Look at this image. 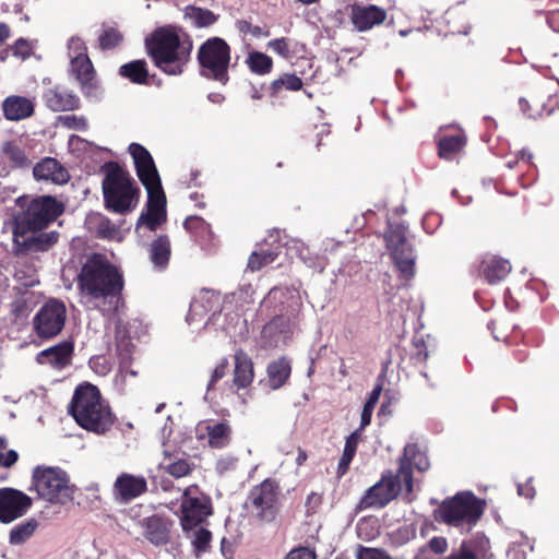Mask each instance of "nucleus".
Wrapping results in <instances>:
<instances>
[{"mask_svg":"<svg viewBox=\"0 0 559 559\" xmlns=\"http://www.w3.org/2000/svg\"><path fill=\"white\" fill-rule=\"evenodd\" d=\"M144 535L154 545H164L170 538L171 522L158 515L143 521Z\"/></svg>","mask_w":559,"mask_h":559,"instance_id":"nucleus-30","label":"nucleus"},{"mask_svg":"<svg viewBox=\"0 0 559 559\" xmlns=\"http://www.w3.org/2000/svg\"><path fill=\"white\" fill-rule=\"evenodd\" d=\"M393 264L402 280L409 281L415 275V257L413 247L395 249L390 252Z\"/></svg>","mask_w":559,"mask_h":559,"instance_id":"nucleus-33","label":"nucleus"},{"mask_svg":"<svg viewBox=\"0 0 559 559\" xmlns=\"http://www.w3.org/2000/svg\"><path fill=\"white\" fill-rule=\"evenodd\" d=\"M360 439H361V433L359 432V430L353 431L345 440V447H344L343 453L354 457L357 452V448H358V443H359Z\"/></svg>","mask_w":559,"mask_h":559,"instance_id":"nucleus-53","label":"nucleus"},{"mask_svg":"<svg viewBox=\"0 0 559 559\" xmlns=\"http://www.w3.org/2000/svg\"><path fill=\"white\" fill-rule=\"evenodd\" d=\"M32 498L21 490L0 488V522L4 524L24 516L32 507Z\"/></svg>","mask_w":559,"mask_h":559,"instance_id":"nucleus-16","label":"nucleus"},{"mask_svg":"<svg viewBox=\"0 0 559 559\" xmlns=\"http://www.w3.org/2000/svg\"><path fill=\"white\" fill-rule=\"evenodd\" d=\"M280 251L277 249H261L250 254L248 259L247 267L252 271H260L265 265L274 262L278 257Z\"/></svg>","mask_w":559,"mask_h":559,"instance_id":"nucleus-41","label":"nucleus"},{"mask_svg":"<svg viewBox=\"0 0 559 559\" xmlns=\"http://www.w3.org/2000/svg\"><path fill=\"white\" fill-rule=\"evenodd\" d=\"M484 513V502L472 492H459L442 501L435 520L450 526L475 525Z\"/></svg>","mask_w":559,"mask_h":559,"instance_id":"nucleus-6","label":"nucleus"},{"mask_svg":"<svg viewBox=\"0 0 559 559\" xmlns=\"http://www.w3.org/2000/svg\"><path fill=\"white\" fill-rule=\"evenodd\" d=\"M72 353L73 345L69 342H62L41 350L37 355L36 360L40 365H49L56 369H62L70 364Z\"/></svg>","mask_w":559,"mask_h":559,"instance_id":"nucleus-26","label":"nucleus"},{"mask_svg":"<svg viewBox=\"0 0 559 559\" xmlns=\"http://www.w3.org/2000/svg\"><path fill=\"white\" fill-rule=\"evenodd\" d=\"M246 62L250 71L258 75L269 74L273 69L272 58L260 51L249 52Z\"/></svg>","mask_w":559,"mask_h":559,"instance_id":"nucleus-39","label":"nucleus"},{"mask_svg":"<svg viewBox=\"0 0 559 559\" xmlns=\"http://www.w3.org/2000/svg\"><path fill=\"white\" fill-rule=\"evenodd\" d=\"M230 46L221 37H210L198 50L200 74L222 85L229 81L228 69L231 60Z\"/></svg>","mask_w":559,"mask_h":559,"instance_id":"nucleus-7","label":"nucleus"},{"mask_svg":"<svg viewBox=\"0 0 559 559\" xmlns=\"http://www.w3.org/2000/svg\"><path fill=\"white\" fill-rule=\"evenodd\" d=\"M69 57H88L85 43L80 37H71L68 43Z\"/></svg>","mask_w":559,"mask_h":559,"instance_id":"nucleus-52","label":"nucleus"},{"mask_svg":"<svg viewBox=\"0 0 559 559\" xmlns=\"http://www.w3.org/2000/svg\"><path fill=\"white\" fill-rule=\"evenodd\" d=\"M267 47L278 56L288 59L292 56L289 39L286 37L275 38L267 43Z\"/></svg>","mask_w":559,"mask_h":559,"instance_id":"nucleus-50","label":"nucleus"},{"mask_svg":"<svg viewBox=\"0 0 559 559\" xmlns=\"http://www.w3.org/2000/svg\"><path fill=\"white\" fill-rule=\"evenodd\" d=\"M302 80L293 73H283L278 79L273 80L267 87L270 98L278 99L283 96L284 90L288 92H297L302 88Z\"/></svg>","mask_w":559,"mask_h":559,"instance_id":"nucleus-36","label":"nucleus"},{"mask_svg":"<svg viewBox=\"0 0 559 559\" xmlns=\"http://www.w3.org/2000/svg\"><path fill=\"white\" fill-rule=\"evenodd\" d=\"M145 47L156 67L164 72L175 73V27L171 25L156 28L145 39Z\"/></svg>","mask_w":559,"mask_h":559,"instance_id":"nucleus-10","label":"nucleus"},{"mask_svg":"<svg viewBox=\"0 0 559 559\" xmlns=\"http://www.w3.org/2000/svg\"><path fill=\"white\" fill-rule=\"evenodd\" d=\"M147 490L145 477L129 473L120 474L114 483V497L119 503H128Z\"/></svg>","mask_w":559,"mask_h":559,"instance_id":"nucleus-19","label":"nucleus"},{"mask_svg":"<svg viewBox=\"0 0 559 559\" xmlns=\"http://www.w3.org/2000/svg\"><path fill=\"white\" fill-rule=\"evenodd\" d=\"M267 383L272 390H278L288 381L292 366L286 357L271 361L266 368Z\"/></svg>","mask_w":559,"mask_h":559,"instance_id":"nucleus-34","label":"nucleus"},{"mask_svg":"<svg viewBox=\"0 0 559 559\" xmlns=\"http://www.w3.org/2000/svg\"><path fill=\"white\" fill-rule=\"evenodd\" d=\"M91 368L98 374L105 376L110 371V364L104 356H96L90 360Z\"/></svg>","mask_w":559,"mask_h":559,"instance_id":"nucleus-54","label":"nucleus"},{"mask_svg":"<svg viewBox=\"0 0 559 559\" xmlns=\"http://www.w3.org/2000/svg\"><path fill=\"white\" fill-rule=\"evenodd\" d=\"M322 495L311 491L306 498L307 514H313L318 508L322 504Z\"/></svg>","mask_w":559,"mask_h":559,"instance_id":"nucleus-58","label":"nucleus"},{"mask_svg":"<svg viewBox=\"0 0 559 559\" xmlns=\"http://www.w3.org/2000/svg\"><path fill=\"white\" fill-rule=\"evenodd\" d=\"M2 110L8 120L19 121L33 115L34 103L27 97L12 95L3 100Z\"/></svg>","mask_w":559,"mask_h":559,"instance_id":"nucleus-29","label":"nucleus"},{"mask_svg":"<svg viewBox=\"0 0 559 559\" xmlns=\"http://www.w3.org/2000/svg\"><path fill=\"white\" fill-rule=\"evenodd\" d=\"M117 350L123 362H127L131 358V348L129 343L121 341L117 345Z\"/></svg>","mask_w":559,"mask_h":559,"instance_id":"nucleus-64","label":"nucleus"},{"mask_svg":"<svg viewBox=\"0 0 559 559\" xmlns=\"http://www.w3.org/2000/svg\"><path fill=\"white\" fill-rule=\"evenodd\" d=\"M356 559H392L382 548H372L359 545L356 550Z\"/></svg>","mask_w":559,"mask_h":559,"instance_id":"nucleus-46","label":"nucleus"},{"mask_svg":"<svg viewBox=\"0 0 559 559\" xmlns=\"http://www.w3.org/2000/svg\"><path fill=\"white\" fill-rule=\"evenodd\" d=\"M374 406H371L369 404H364L361 416H360V427L357 429L361 433V431L370 425L371 417L373 413Z\"/></svg>","mask_w":559,"mask_h":559,"instance_id":"nucleus-60","label":"nucleus"},{"mask_svg":"<svg viewBox=\"0 0 559 559\" xmlns=\"http://www.w3.org/2000/svg\"><path fill=\"white\" fill-rule=\"evenodd\" d=\"M38 230H19L13 231V241L20 252H39L47 251L59 238V233L52 230L48 233H37Z\"/></svg>","mask_w":559,"mask_h":559,"instance_id":"nucleus-18","label":"nucleus"},{"mask_svg":"<svg viewBox=\"0 0 559 559\" xmlns=\"http://www.w3.org/2000/svg\"><path fill=\"white\" fill-rule=\"evenodd\" d=\"M467 136L464 130L459 129L452 134H440L436 141L437 154L444 160H454L465 148Z\"/></svg>","mask_w":559,"mask_h":559,"instance_id":"nucleus-23","label":"nucleus"},{"mask_svg":"<svg viewBox=\"0 0 559 559\" xmlns=\"http://www.w3.org/2000/svg\"><path fill=\"white\" fill-rule=\"evenodd\" d=\"M285 559H317V554L309 547H297L292 549Z\"/></svg>","mask_w":559,"mask_h":559,"instance_id":"nucleus-55","label":"nucleus"},{"mask_svg":"<svg viewBox=\"0 0 559 559\" xmlns=\"http://www.w3.org/2000/svg\"><path fill=\"white\" fill-rule=\"evenodd\" d=\"M36 180L50 181L56 185L66 183L69 180V174L55 158H44L37 163L33 169Z\"/></svg>","mask_w":559,"mask_h":559,"instance_id":"nucleus-28","label":"nucleus"},{"mask_svg":"<svg viewBox=\"0 0 559 559\" xmlns=\"http://www.w3.org/2000/svg\"><path fill=\"white\" fill-rule=\"evenodd\" d=\"M12 49L14 56L25 59L32 53V44L25 38H19L15 40Z\"/></svg>","mask_w":559,"mask_h":559,"instance_id":"nucleus-56","label":"nucleus"},{"mask_svg":"<svg viewBox=\"0 0 559 559\" xmlns=\"http://www.w3.org/2000/svg\"><path fill=\"white\" fill-rule=\"evenodd\" d=\"M150 261L154 270L163 271L167 267L171 255V243L167 236H159L148 248Z\"/></svg>","mask_w":559,"mask_h":559,"instance_id":"nucleus-35","label":"nucleus"},{"mask_svg":"<svg viewBox=\"0 0 559 559\" xmlns=\"http://www.w3.org/2000/svg\"><path fill=\"white\" fill-rule=\"evenodd\" d=\"M489 540L484 536L464 539L457 550H453L444 559H487Z\"/></svg>","mask_w":559,"mask_h":559,"instance_id":"nucleus-25","label":"nucleus"},{"mask_svg":"<svg viewBox=\"0 0 559 559\" xmlns=\"http://www.w3.org/2000/svg\"><path fill=\"white\" fill-rule=\"evenodd\" d=\"M186 17L190 19L198 27L213 25L217 20V16L211 10L197 7H187Z\"/></svg>","mask_w":559,"mask_h":559,"instance_id":"nucleus-43","label":"nucleus"},{"mask_svg":"<svg viewBox=\"0 0 559 559\" xmlns=\"http://www.w3.org/2000/svg\"><path fill=\"white\" fill-rule=\"evenodd\" d=\"M192 48V41L187 33L177 28V61L187 59Z\"/></svg>","mask_w":559,"mask_h":559,"instance_id":"nucleus-47","label":"nucleus"},{"mask_svg":"<svg viewBox=\"0 0 559 559\" xmlns=\"http://www.w3.org/2000/svg\"><path fill=\"white\" fill-rule=\"evenodd\" d=\"M300 323V309L290 308L285 313L274 316L266 322L261 331L263 348H275L280 341L292 337L294 331Z\"/></svg>","mask_w":559,"mask_h":559,"instance_id":"nucleus-13","label":"nucleus"},{"mask_svg":"<svg viewBox=\"0 0 559 559\" xmlns=\"http://www.w3.org/2000/svg\"><path fill=\"white\" fill-rule=\"evenodd\" d=\"M78 288L83 306L105 312L117 307L112 302L123 289V276L104 255L93 254L78 275Z\"/></svg>","mask_w":559,"mask_h":559,"instance_id":"nucleus-1","label":"nucleus"},{"mask_svg":"<svg viewBox=\"0 0 559 559\" xmlns=\"http://www.w3.org/2000/svg\"><path fill=\"white\" fill-rule=\"evenodd\" d=\"M69 413L83 429L97 435L106 433L115 421L108 403L91 383L81 384L75 389Z\"/></svg>","mask_w":559,"mask_h":559,"instance_id":"nucleus-3","label":"nucleus"},{"mask_svg":"<svg viewBox=\"0 0 559 559\" xmlns=\"http://www.w3.org/2000/svg\"><path fill=\"white\" fill-rule=\"evenodd\" d=\"M229 368V361L226 357L222 358L217 366L212 371V374L210 377L209 383H207V390H211L215 386V384L222 380L228 371Z\"/></svg>","mask_w":559,"mask_h":559,"instance_id":"nucleus-51","label":"nucleus"},{"mask_svg":"<svg viewBox=\"0 0 559 559\" xmlns=\"http://www.w3.org/2000/svg\"><path fill=\"white\" fill-rule=\"evenodd\" d=\"M236 28L243 35L250 34L252 37L260 38V37H269L270 36V29L264 28L258 25H252L247 20H237L235 23Z\"/></svg>","mask_w":559,"mask_h":559,"instance_id":"nucleus-45","label":"nucleus"},{"mask_svg":"<svg viewBox=\"0 0 559 559\" xmlns=\"http://www.w3.org/2000/svg\"><path fill=\"white\" fill-rule=\"evenodd\" d=\"M67 308L62 301L48 300L34 317V330L40 338L58 335L66 323Z\"/></svg>","mask_w":559,"mask_h":559,"instance_id":"nucleus-15","label":"nucleus"},{"mask_svg":"<svg viewBox=\"0 0 559 559\" xmlns=\"http://www.w3.org/2000/svg\"><path fill=\"white\" fill-rule=\"evenodd\" d=\"M71 71L86 97L97 98L99 96L95 71L88 57H72Z\"/></svg>","mask_w":559,"mask_h":559,"instance_id":"nucleus-20","label":"nucleus"},{"mask_svg":"<svg viewBox=\"0 0 559 559\" xmlns=\"http://www.w3.org/2000/svg\"><path fill=\"white\" fill-rule=\"evenodd\" d=\"M278 500V483L273 478H265L250 489L243 507L259 522L271 523L280 512Z\"/></svg>","mask_w":559,"mask_h":559,"instance_id":"nucleus-9","label":"nucleus"},{"mask_svg":"<svg viewBox=\"0 0 559 559\" xmlns=\"http://www.w3.org/2000/svg\"><path fill=\"white\" fill-rule=\"evenodd\" d=\"M46 106L52 111H69L80 107V98L64 86H53L43 95Z\"/></svg>","mask_w":559,"mask_h":559,"instance_id":"nucleus-22","label":"nucleus"},{"mask_svg":"<svg viewBox=\"0 0 559 559\" xmlns=\"http://www.w3.org/2000/svg\"><path fill=\"white\" fill-rule=\"evenodd\" d=\"M383 378H384V373H381L378 379H377V384L374 385V388L372 389V391L370 392L367 401H366V404H369L371 406H374L377 405L378 401H379V397L382 393V390H383Z\"/></svg>","mask_w":559,"mask_h":559,"instance_id":"nucleus-59","label":"nucleus"},{"mask_svg":"<svg viewBox=\"0 0 559 559\" xmlns=\"http://www.w3.org/2000/svg\"><path fill=\"white\" fill-rule=\"evenodd\" d=\"M350 19L356 29L366 32L376 25L382 24L386 19V11L374 4L355 3L350 9Z\"/></svg>","mask_w":559,"mask_h":559,"instance_id":"nucleus-21","label":"nucleus"},{"mask_svg":"<svg viewBox=\"0 0 559 559\" xmlns=\"http://www.w3.org/2000/svg\"><path fill=\"white\" fill-rule=\"evenodd\" d=\"M174 423L170 415L160 428L159 439L163 448V459L153 474L154 481L165 491L171 490L175 477V440L173 439Z\"/></svg>","mask_w":559,"mask_h":559,"instance_id":"nucleus-12","label":"nucleus"},{"mask_svg":"<svg viewBox=\"0 0 559 559\" xmlns=\"http://www.w3.org/2000/svg\"><path fill=\"white\" fill-rule=\"evenodd\" d=\"M403 479L400 474H393L392 471L382 473L381 478L371 486L358 502L360 510L365 509H382L394 500L401 489Z\"/></svg>","mask_w":559,"mask_h":559,"instance_id":"nucleus-11","label":"nucleus"},{"mask_svg":"<svg viewBox=\"0 0 559 559\" xmlns=\"http://www.w3.org/2000/svg\"><path fill=\"white\" fill-rule=\"evenodd\" d=\"M384 240L390 252L411 246L407 242L405 228L402 225L390 226L384 234Z\"/></svg>","mask_w":559,"mask_h":559,"instance_id":"nucleus-42","label":"nucleus"},{"mask_svg":"<svg viewBox=\"0 0 559 559\" xmlns=\"http://www.w3.org/2000/svg\"><path fill=\"white\" fill-rule=\"evenodd\" d=\"M448 540L443 536H435L428 542V548L436 555H442L448 550Z\"/></svg>","mask_w":559,"mask_h":559,"instance_id":"nucleus-57","label":"nucleus"},{"mask_svg":"<svg viewBox=\"0 0 559 559\" xmlns=\"http://www.w3.org/2000/svg\"><path fill=\"white\" fill-rule=\"evenodd\" d=\"M140 188L131 175L118 164L107 165L103 180V194L106 209L117 214H126L136 207Z\"/></svg>","mask_w":559,"mask_h":559,"instance_id":"nucleus-4","label":"nucleus"},{"mask_svg":"<svg viewBox=\"0 0 559 559\" xmlns=\"http://www.w3.org/2000/svg\"><path fill=\"white\" fill-rule=\"evenodd\" d=\"M212 513L210 500L193 485L188 487L181 502V526L189 532L202 524Z\"/></svg>","mask_w":559,"mask_h":559,"instance_id":"nucleus-14","label":"nucleus"},{"mask_svg":"<svg viewBox=\"0 0 559 559\" xmlns=\"http://www.w3.org/2000/svg\"><path fill=\"white\" fill-rule=\"evenodd\" d=\"M16 203L23 211L14 217L13 231L43 230L64 211L63 204L50 195L32 199L24 195L20 197Z\"/></svg>","mask_w":559,"mask_h":559,"instance_id":"nucleus-5","label":"nucleus"},{"mask_svg":"<svg viewBox=\"0 0 559 559\" xmlns=\"http://www.w3.org/2000/svg\"><path fill=\"white\" fill-rule=\"evenodd\" d=\"M84 224L90 233L103 239H115L119 235L117 226L98 212L87 214Z\"/></svg>","mask_w":559,"mask_h":559,"instance_id":"nucleus-32","label":"nucleus"},{"mask_svg":"<svg viewBox=\"0 0 559 559\" xmlns=\"http://www.w3.org/2000/svg\"><path fill=\"white\" fill-rule=\"evenodd\" d=\"M122 35L115 28L104 31L99 37V45L103 49H110L118 46L122 40Z\"/></svg>","mask_w":559,"mask_h":559,"instance_id":"nucleus-49","label":"nucleus"},{"mask_svg":"<svg viewBox=\"0 0 559 559\" xmlns=\"http://www.w3.org/2000/svg\"><path fill=\"white\" fill-rule=\"evenodd\" d=\"M510 271V262L497 255L485 257L479 267V274L490 285L497 284L504 280Z\"/></svg>","mask_w":559,"mask_h":559,"instance_id":"nucleus-27","label":"nucleus"},{"mask_svg":"<svg viewBox=\"0 0 559 559\" xmlns=\"http://www.w3.org/2000/svg\"><path fill=\"white\" fill-rule=\"evenodd\" d=\"M59 121L62 126L68 129L85 131L88 128V123L85 117L76 115H67L59 117Z\"/></svg>","mask_w":559,"mask_h":559,"instance_id":"nucleus-48","label":"nucleus"},{"mask_svg":"<svg viewBox=\"0 0 559 559\" xmlns=\"http://www.w3.org/2000/svg\"><path fill=\"white\" fill-rule=\"evenodd\" d=\"M413 466L419 472H426L430 467V462L426 453L421 452L417 444L409 443L404 448V453L399 459L397 468L407 493L413 492L414 489Z\"/></svg>","mask_w":559,"mask_h":559,"instance_id":"nucleus-17","label":"nucleus"},{"mask_svg":"<svg viewBox=\"0 0 559 559\" xmlns=\"http://www.w3.org/2000/svg\"><path fill=\"white\" fill-rule=\"evenodd\" d=\"M128 152L133 159L136 176L147 193L145 210L135 227L136 233L142 235L146 229L156 230L166 221V197L151 153L139 143H131Z\"/></svg>","mask_w":559,"mask_h":559,"instance_id":"nucleus-2","label":"nucleus"},{"mask_svg":"<svg viewBox=\"0 0 559 559\" xmlns=\"http://www.w3.org/2000/svg\"><path fill=\"white\" fill-rule=\"evenodd\" d=\"M518 493L527 499H533L536 495V490L531 481H526L525 484L518 485Z\"/></svg>","mask_w":559,"mask_h":559,"instance_id":"nucleus-62","label":"nucleus"},{"mask_svg":"<svg viewBox=\"0 0 559 559\" xmlns=\"http://www.w3.org/2000/svg\"><path fill=\"white\" fill-rule=\"evenodd\" d=\"M192 469V465L188 460L178 459L177 460V478L187 476Z\"/></svg>","mask_w":559,"mask_h":559,"instance_id":"nucleus-63","label":"nucleus"},{"mask_svg":"<svg viewBox=\"0 0 559 559\" xmlns=\"http://www.w3.org/2000/svg\"><path fill=\"white\" fill-rule=\"evenodd\" d=\"M121 76L129 79L132 83L144 84L147 81L148 72L144 60H134L120 67Z\"/></svg>","mask_w":559,"mask_h":559,"instance_id":"nucleus-38","label":"nucleus"},{"mask_svg":"<svg viewBox=\"0 0 559 559\" xmlns=\"http://www.w3.org/2000/svg\"><path fill=\"white\" fill-rule=\"evenodd\" d=\"M191 531L192 535L190 537L195 552H205L210 548L212 533L204 527H199L194 531Z\"/></svg>","mask_w":559,"mask_h":559,"instance_id":"nucleus-44","label":"nucleus"},{"mask_svg":"<svg viewBox=\"0 0 559 559\" xmlns=\"http://www.w3.org/2000/svg\"><path fill=\"white\" fill-rule=\"evenodd\" d=\"M254 379V365L252 358L238 348L234 354L233 385L238 390L247 389Z\"/></svg>","mask_w":559,"mask_h":559,"instance_id":"nucleus-24","label":"nucleus"},{"mask_svg":"<svg viewBox=\"0 0 559 559\" xmlns=\"http://www.w3.org/2000/svg\"><path fill=\"white\" fill-rule=\"evenodd\" d=\"M38 523L34 519H28L27 521L15 525L9 535V542L11 545H22L27 539H29L35 533Z\"/></svg>","mask_w":559,"mask_h":559,"instance_id":"nucleus-40","label":"nucleus"},{"mask_svg":"<svg viewBox=\"0 0 559 559\" xmlns=\"http://www.w3.org/2000/svg\"><path fill=\"white\" fill-rule=\"evenodd\" d=\"M33 485L38 496L50 503L66 504L73 499L75 487L60 467L37 466L33 472Z\"/></svg>","mask_w":559,"mask_h":559,"instance_id":"nucleus-8","label":"nucleus"},{"mask_svg":"<svg viewBox=\"0 0 559 559\" xmlns=\"http://www.w3.org/2000/svg\"><path fill=\"white\" fill-rule=\"evenodd\" d=\"M207 444L212 449H224L231 443L233 428L227 420L207 423Z\"/></svg>","mask_w":559,"mask_h":559,"instance_id":"nucleus-31","label":"nucleus"},{"mask_svg":"<svg viewBox=\"0 0 559 559\" xmlns=\"http://www.w3.org/2000/svg\"><path fill=\"white\" fill-rule=\"evenodd\" d=\"M353 456L350 455H347V454H342L341 459H340V462H338V466H337V471H336V474H337V477H343L349 469V465L353 461Z\"/></svg>","mask_w":559,"mask_h":559,"instance_id":"nucleus-61","label":"nucleus"},{"mask_svg":"<svg viewBox=\"0 0 559 559\" xmlns=\"http://www.w3.org/2000/svg\"><path fill=\"white\" fill-rule=\"evenodd\" d=\"M1 154V157L8 160L14 168H26L32 164L23 147L15 140L2 143Z\"/></svg>","mask_w":559,"mask_h":559,"instance_id":"nucleus-37","label":"nucleus"}]
</instances>
